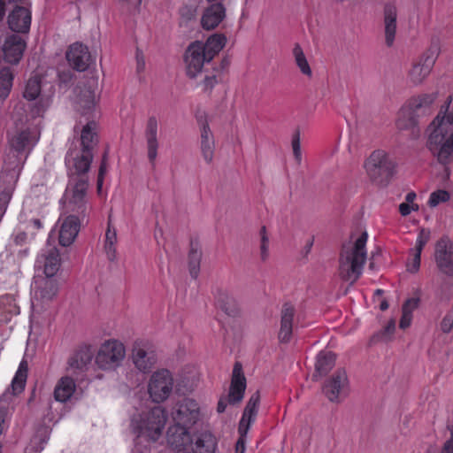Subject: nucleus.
<instances>
[{
	"label": "nucleus",
	"mask_w": 453,
	"mask_h": 453,
	"mask_svg": "<svg viewBox=\"0 0 453 453\" xmlns=\"http://www.w3.org/2000/svg\"><path fill=\"white\" fill-rule=\"evenodd\" d=\"M366 232L361 234L355 242L342 247L339 257V275L344 281L354 284L362 275L367 259Z\"/></svg>",
	"instance_id": "1"
},
{
	"label": "nucleus",
	"mask_w": 453,
	"mask_h": 453,
	"mask_svg": "<svg viewBox=\"0 0 453 453\" xmlns=\"http://www.w3.org/2000/svg\"><path fill=\"white\" fill-rule=\"evenodd\" d=\"M364 167L370 180L386 187L395 173L396 163L383 150H376L365 161Z\"/></svg>",
	"instance_id": "2"
},
{
	"label": "nucleus",
	"mask_w": 453,
	"mask_h": 453,
	"mask_svg": "<svg viewBox=\"0 0 453 453\" xmlns=\"http://www.w3.org/2000/svg\"><path fill=\"white\" fill-rule=\"evenodd\" d=\"M166 417L163 408L154 407L150 411L132 418V431L138 437H145L149 441H156L162 434Z\"/></svg>",
	"instance_id": "3"
},
{
	"label": "nucleus",
	"mask_w": 453,
	"mask_h": 453,
	"mask_svg": "<svg viewBox=\"0 0 453 453\" xmlns=\"http://www.w3.org/2000/svg\"><path fill=\"white\" fill-rule=\"evenodd\" d=\"M27 362L23 359L19 363L18 371L12 379L11 384L12 392H10L8 389L0 396V435L3 434L5 428V423L12 414V402L14 395L21 393L25 388L27 378Z\"/></svg>",
	"instance_id": "4"
},
{
	"label": "nucleus",
	"mask_w": 453,
	"mask_h": 453,
	"mask_svg": "<svg viewBox=\"0 0 453 453\" xmlns=\"http://www.w3.org/2000/svg\"><path fill=\"white\" fill-rule=\"evenodd\" d=\"M88 185L84 180H68L65 192V208L67 212L87 219L90 209L87 198Z\"/></svg>",
	"instance_id": "5"
},
{
	"label": "nucleus",
	"mask_w": 453,
	"mask_h": 453,
	"mask_svg": "<svg viewBox=\"0 0 453 453\" xmlns=\"http://www.w3.org/2000/svg\"><path fill=\"white\" fill-rule=\"evenodd\" d=\"M93 160V152L88 150L70 148L65 158L69 181L88 182V171Z\"/></svg>",
	"instance_id": "6"
},
{
	"label": "nucleus",
	"mask_w": 453,
	"mask_h": 453,
	"mask_svg": "<svg viewBox=\"0 0 453 453\" xmlns=\"http://www.w3.org/2000/svg\"><path fill=\"white\" fill-rule=\"evenodd\" d=\"M125 357V345L119 340L110 339L100 345L95 361L100 369L112 371L122 365Z\"/></svg>",
	"instance_id": "7"
},
{
	"label": "nucleus",
	"mask_w": 453,
	"mask_h": 453,
	"mask_svg": "<svg viewBox=\"0 0 453 453\" xmlns=\"http://www.w3.org/2000/svg\"><path fill=\"white\" fill-rule=\"evenodd\" d=\"M436 94H425L412 98L409 104V110L402 112L396 125L400 129L415 127L418 124V119L430 113V107L436 98Z\"/></svg>",
	"instance_id": "8"
},
{
	"label": "nucleus",
	"mask_w": 453,
	"mask_h": 453,
	"mask_svg": "<svg viewBox=\"0 0 453 453\" xmlns=\"http://www.w3.org/2000/svg\"><path fill=\"white\" fill-rule=\"evenodd\" d=\"M440 52V42L437 40L433 41L422 56L413 63L408 73V79L411 84L419 85L425 81L431 73Z\"/></svg>",
	"instance_id": "9"
},
{
	"label": "nucleus",
	"mask_w": 453,
	"mask_h": 453,
	"mask_svg": "<svg viewBox=\"0 0 453 453\" xmlns=\"http://www.w3.org/2000/svg\"><path fill=\"white\" fill-rule=\"evenodd\" d=\"M173 379L168 370L154 372L149 383V393L152 400L161 403L167 399L173 390Z\"/></svg>",
	"instance_id": "10"
},
{
	"label": "nucleus",
	"mask_w": 453,
	"mask_h": 453,
	"mask_svg": "<svg viewBox=\"0 0 453 453\" xmlns=\"http://www.w3.org/2000/svg\"><path fill=\"white\" fill-rule=\"evenodd\" d=\"M200 417L198 403L189 398L178 403L172 411V418L175 425L190 428Z\"/></svg>",
	"instance_id": "11"
},
{
	"label": "nucleus",
	"mask_w": 453,
	"mask_h": 453,
	"mask_svg": "<svg viewBox=\"0 0 453 453\" xmlns=\"http://www.w3.org/2000/svg\"><path fill=\"white\" fill-rule=\"evenodd\" d=\"M184 60L187 75L194 79L201 73L204 65L209 64L212 59L207 58V53L204 51V48L202 47V42L196 41L188 47Z\"/></svg>",
	"instance_id": "12"
},
{
	"label": "nucleus",
	"mask_w": 453,
	"mask_h": 453,
	"mask_svg": "<svg viewBox=\"0 0 453 453\" xmlns=\"http://www.w3.org/2000/svg\"><path fill=\"white\" fill-rule=\"evenodd\" d=\"M434 259L441 273L453 276V242L448 236H442L436 242Z\"/></svg>",
	"instance_id": "13"
},
{
	"label": "nucleus",
	"mask_w": 453,
	"mask_h": 453,
	"mask_svg": "<svg viewBox=\"0 0 453 453\" xmlns=\"http://www.w3.org/2000/svg\"><path fill=\"white\" fill-rule=\"evenodd\" d=\"M323 393L330 402L339 403L349 393V380L345 370L338 369L326 381Z\"/></svg>",
	"instance_id": "14"
},
{
	"label": "nucleus",
	"mask_w": 453,
	"mask_h": 453,
	"mask_svg": "<svg viewBox=\"0 0 453 453\" xmlns=\"http://www.w3.org/2000/svg\"><path fill=\"white\" fill-rule=\"evenodd\" d=\"M296 307L290 303H285L280 312V329L278 338L280 342L288 343L292 338L296 324Z\"/></svg>",
	"instance_id": "15"
},
{
	"label": "nucleus",
	"mask_w": 453,
	"mask_h": 453,
	"mask_svg": "<svg viewBox=\"0 0 453 453\" xmlns=\"http://www.w3.org/2000/svg\"><path fill=\"white\" fill-rule=\"evenodd\" d=\"M148 344L136 341L132 349V360L134 366L142 372H149L156 364V357L152 351H148Z\"/></svg>",
	"instance_id": "16"
},
{
	"label": "nucleus",
	"mask_w": 453,
	"mask_h": 453,
	"mask_svg": "<svg viewBox=\"0 0 453 453\" xmlns=\"http://www.w3.org/2000/svg\"><path fill=\"white\" fill-rule=\"evenodd\" d=\"M39 140V133L36 130L27 128L14 134L9 140L12 149L18 153H26L31 151Z\"/></svg>",
	"instance_id": "17"
},
{
	"label": "nucleus",
	"mask_w": 453,
	"mask_h": 453,
	"mask_svg": "<svg viewBox=\"0 0 453 453\" xmlns=\"http://www.w3.org/2000/svg\"><path fill=\"white\" fill-rule=\"evenodd\" d=\"M31 11L27 6L17 5L8 15V25L16 33L27 34L31 26Z\"/></svg>",
	"instance_id": "18"
},
{
	"label": "nucleus",
	"mask_w": 453,
	"mask_h": 453,
	"mask_svg": "<svg viewBox=\"0 0 453 453\" xmlns=\"http://www.w3.org/2000/svg\"><path fill=\"white\" fill-rule=\"evenodd\" d=\"M85 219L75 214H70L64 219L59 231V243L62 246L67 247L74 242Z\"/></svg>",
	"instance_id": "19"
},
{
	"label": "nucleus",
	"mask_w": 453,
	"mask_h": 453,
	"mask_svg": "<svg viewBox=\"0 0 453 453\" xmlns=\"http://www.w3.org/2000/svg\"><path fill=\"white\" fill-rule=\"evenodd\" d=\"M66 59L73 69L82 72L89 65L90 53L85 45L75 42L66 51Z\"/></svg>",
	"instance_id": "20"
},
{
	"label": "nucleus",
	"mask_w": 453,
	"mask_h": 453,
	"mask_svg": "<svg viewBox=\"0 0 453 453\" xmlns=\"http://www.w3.org/2000/svg\"><path fill=\"white\" fill-rule=\"evenodd\" d=\"M246 389V378L242 372L241 363L236 362L234 365L231 385L228 394V402L232 404L240 403Z\"/></svg>",
	"instance_id": "21"
},
{
	"label": "nucleus",
	"mask_w": 453,
	"mask_h": 453,
	"mask_svg": "<svg viewBox=\"0 0 453 453\" xmlns=\"http://www.w3.org/2000/svg\"><path fill=\"white\" fill-rule=\"evenodd\" d=\"M36 265L42 269L44 276L54 278L60 267L58 250L52 247L42 251L36 259Z\"/></svg>",
	"instance_id": "22"
},
{
	"label": "nucleus",
	"mask_w": 453,
	"mask_h": 453,
	"mask_svg": "<svg viewBox=\"0 0 453 453\" xmlns=\"http://www.w3.org/2000/svg\"><path fill=\"white\" fill-rule=\"evenodd\" d=\"M26 49L25 41L17 35L8 36L4 43L3 51L6 62L18 64Z\"/></svg>",
	"instance_id": "23"
},
{
	"label": "nucleus",
	"mask_w": 453,
	"mask_h": 453,
	"mask_svg": "<svg viewBox=\"0 0 453 453\" xmlns=\"http://www.w3.org/2000/svg\"><path fill=\"white\" fill-rule=\"evenodd\" d=\"M35 296L42 302L51 301L58 294V284L53 277H37L35 280Z\"/></svg>",
	"instance_id": "24"
},
{
	"label": "nucleus",
	"mask_w": 453,
	"mask_h": 453,
	"mask_svg": "<svg viewBox=\"0 0 453 453\" xmlns=\"http://www.w3.org/2000/svg\"><path fill=\"white\" fill-rule=\"evenodd\" d=\"M259 403L260 392L257 390L251 395L244 408L242 418L239 422L238 433L248 434L251 424L255 421L257 415Z\"/></svg>",
	"instance_id": "25"
},
{
	"label": "nucleus",
	"mask_w": 453,
	"mask_h": 453,
	"mask_svg": "<svg viewBox=\"0 0 453 453\" xmlns=\"http://www.w3.org/2000/svg\"><path fill=\"white\" fill-rule=\"evenodd\" d=\"M226 17V9L221 3L212 4L207 7L201 19V25L206 30L217 27Z\"/></svg>",
	"instance_id": "26"
},
{
	"label": "nucleus",
	"mask_w": 453,
	"mask_h": 453,
	"mask_svg": "<svg viewBox=\"0 0 453 453\" xmlns=\"http://www.w3.org/2000/svg\"><path fill=\"white\" fill-rule=\"evenodd\" d=\"M188 429L175 424L171 426L167 430L166 435L168 444L177 450L185 449L186 446L192 443Z\"/></svg>",
	"instance_id": "27"
},
{
	"label": "nucleus",
	"mask_w": 453,
	"mask_h": 453,
	"mask_svg": "<svg viewBox=\"0 0 453 453\" xmlns=\"http://www.w3.org/2000/svg\"><path fill=\"white\" fill-rule=\"evenodd\" d=\"M157 119L156 117L151 116L148 119L145 128V138L147 142L148 158L154 165L155 160L157 156Z\"/></svg>",
	"instance_id": "28"
},
{
	"label": "nucleus",
	"mask_w": 453,
	"mask_h": 453,
	"mask_svg": "<svg viewBox=\"0 0 453 453\" xmlns=\"http://www.w3.org/2000/svg\"><path fill=\"white\" fill-rule=\"evenodd\" d=\"M93 358V353L89 347L84 346L74 352L68 360L69 368L74 372H85Z\"/></svg>",
	"instance_id": "29"
},
{
	"label": "nucleus",
	"mask_w": 453,
	"mask_h": 453,
	"mask_svg": "<svg viewBox=\"0 0 453 453\" xmlns=\"http://www.w3.org/2000/svg\"><path fill=\"white\" fill-rule=\"evenodd\" d=\"M191 444L194 453H215L218 441L211 432L204 431L198 434Z\"/></svg>",
	"instance_id": "30"
},
{
	"label": "nucleus",
	"mask_w": 453,
	"mask_h": 453,
	"mask_svg": "<svg viewBox=\"0 0 453 453\" xmlns=\"http://www.w3.org/2000/svg\"><path fill=\"white\" fill-rule=\"evenodd\" d=\"M215 304L229 317H236L240 312L237 301L229 293L218 290L215 294Z\"/></svg>",
	"instance_id": "31"
},
{
	"label": "nucleus",
	"mask_w": 453,
	"mask_h": 453,
	"mask_svg": "<svg viewBox=\"0 0 453 453\" xmlns=\"http://www.w3.org/2000/svg\"><path fill=\"white\" fill-rule=\"evenodd\" d=\"M200 148L204 161L207 164H211L214 157L215 142L213 134L206 121L202 123Z\"/></svg>",
	"instance_id": "32"
},
{
	"label": "nucleus",
	"mask_w": 453,
	"mask_h": 453,
	"mask_svg": "<svg viewBox=\"0 0 453 453\" xmlns=\"http://www.w3.org/2000/svg\"><path fill=\"white\" fill-rule=\"evenodd\" d=\"M396 7L392 4H386L384 7V26L386 44L393 45L396 33Z\"/></svg>",
	"instance_id": "33"
},
{
	"label": "nucleus",
	"mask_w": 453,
	"mask_h": 453,
	"mask_svg": "<svg viewBox=\"0 0 453 453\" xmlns=\"http://www.w3.org/2000/svg\"><path fill=\"white\" fill-rule=\"evenodd\" d=\"M335 365V355L331 351H320L317 356L313 380L327 374Z\"/></svg>",
	"instance_id": "34"
},
{
	"label": "nucleus",
	"mask_w": 453,
	"mask_h": 453,
	"mask_svg": "<svg viewBox=\"0 0 453 453\" xmlns=\"http://www.w3.org/2000/svg\"><path fill=\"white\" fill-rule=\"evenodd\" d=\"M76 389V384L73 378L65 376L59 380L54 390L55 399L65 403L71 398Z\"/></svg>",
	"instance_id": "35"
},
{
	"label": "nucleus",
	"mask_w": 453,
	"mask_h": 453,
	"mask_svg": "<svg viewBox=\"0 0 453 453\" xmlns=\"http://www.w3.org/2000/svg\"><path fill=\"white\" fill-rule=\"evenodd\" d=\"M96 105V96L94 91L88 88L81 90L77 100L76 108L82 114H88Z\"/></svg>",
	"instance_id": "36"
},
{
	"label": "nucleus",
	"mask_w": 453,
	"mask_h": 453,
	"mask_svg": "<svg viewBox=\"0 0 453 453\" xmlns=\"http://www.w3.org/2000/svg\"><path fill=\"white\" fill-rule=\"evenodd\" d=\"M96 123L95 121L88 122L81 130V143L82 150H88L92 152L94 146L97 142Z\"/></svg>",
	"instance_id": "37"
},
{
	"label": "nucleus",
	"mask_w": 453,
	"mask_h": 453,
	"mask_svg": "<svg viewBox=\"0 0 453 453\" xmlns=\"http://www.w3.org/2000/svg\"><path fill=\"white\" fill-rule=\"evenodd\" d=\"M226 42V38L223 35L215 34L211 35L205 43L202 42V47L207 53L209 59H213L214 57L224 48Z\"/></svg>",
	"instance_id": "38"
},
{
	"label": "nucleus",
	"mask_w": 453,
	"mask_h": 453,
	"mask_svg": "<svg viewBox=\"0 0 453 453\" xmlns=\"http://www.w3.org/2000/svg\"><path fill=\"white\" fill-rule=\"evenodd\" d=\"M420 299L418 297H411L407 299L402 307V317L399 326L402 329L409 327L412 320V312L418 307Z\"/></svg>",
	"instance_id": "39"
},
{
	"label": "nucleus",
	"mask_w": 453,
	"mask_h": 453,
	"mask_svg": "<svg viewBox=\"0 0 453 453\" xmlns=\"http://www.w3.org/2000/svg\"><path fill=\"white\" fill-rule=\"evenodd\" d=\"M13 73L9 67L0 70V99L4 100L12 88Z\"/></svg>",
	"instance_id": "40"
},
{
	"label": "nucleus",
	"mask_w": 453,
	"mask_h": 453,
	"mask_svg": "<svg viewBox=\"0 0 453 453\" xmlns=\"http://www.w3.org/2000/svg\"><path fill=\"white\" fill-rule=\"evenodd\" d=\"M116 243H117V233L116 230L111 228V225L108 224V228L105 233V242H104V250L107 256V258L110 261H115L117 257V250H116Z\"/></svg>",
	"instance_id": "41"
},
{
	"label": "nucleus",
	"mask_w": 453,
	"mask_h": 453,
	"mask_svg": "<svg viewBox=\"0 0 453 453\" xmlns=\"http://www.w3.org/2000/svg\"><path fill=\"white\" fill-rule=\"evenodd\" d=\"M202 257L201 250L191 243L188 253V268L192 278L196 279L200 271V262Z\"/></svg>",
	"instance_id": "42"
},
{
	"label": "nucleus",
	"mask_w": 453,
	"mask_h": 453,
	"mask_svg": "<svg viewBox=\"0 0 453 453\" xmlns=\"http://www.w3.org/2000/svg\"><path fill=\"white\" fill-rule=\"evenodd\" d=\"M293 55L296 64L300 69L301 73L308 77H311L312 75V71L303 53V50L299 44L295 45L293 49Z\"/></svg>",
	"instance_id": "43"
},
{
	"label": "nucleus",
	"mask_w": 453,
	"mask_h": 453,
	"mask_svg": "<svg viewBox=\"0 0 453 453\" xmlns=\"http://www.w3.org/2000/svg\"><path fill=\"white\" fill-rule=\"evenodd\" d=\"M41 92V79L35 75L31 77L25 87L24 97L27 100H35Z\"/></svg>",
	"instance_id": "44"
},
{
	"label": "nucleus",
	"mask_w": 453,
	"mask_h": 453,
	"mask_svg": "<svg viewBox=\"0 0 453 453\" xmlns=\"http://www.w3.org/2000/svg\"><path fill=\"white\" fill-rule=\"evenodd\" d=\"M260 236V258L262 261H266L269 257V237L267 234L266 227L263 226L259 231Z\"/></svg>",
	"instance_id": "45"
},
{
	"label": "nucleus",
	"mask_w": 453,
	"mask_h": 453,
	"mask_svg": "<svg viewBox=\"0 0 453 453\" xmlns=\"http://www.w3.org/2000/svg\"><path fill=\"white\" fill-rule=\"evenodd\" d=\"M450 198V195L448 191L444 189H438L430 194L428 199V205L432 208L436 207L441 203H445L449 201Z\"/></svg>",
	"instance_id": "46"
},
{
	"label": "nucleus",
	"mask_w": 453,
	"mask_h": 453,
	"mask_svg": "<svg viewBox=\"0 0 453 453\" xmlns=\"http://www.w3.org/2000/svg\"><path fill=\"white\" fill-rule=\"evenodd\" d=\"M430 236H431V232L429 229L421 228L418 232L415 247L413 249H411V251H417V252L421 253L424 247L429 242Z\"/></svg>",
	"instance_id": "47"
},
{
	"label": "nucleus",
	"mask_w": 453,
	"mask_h": 453,
	"mask_svg": "<svg viewBox=\"0 0 453 453\" xmlns=\"http://www.w3.org/2000/svg\"><path fill=\"white\" fill-rule=\"evenodd\" d=\"M395 329V322L394 319L388 321L387 326L379 333L373 335V340L388 342L391 339Z\"/></svg>",
	"instance_id": "48"
},
{
	"label": "nucleus",
	"mask_w": 453,
	"mask_h": 453,
	"mask_svg": "<svg viewBox=\"0 0 453 453\" xmlns=\"http://www.w3.org/2000/svg\"><path fill=\"white\" fill-rule=\"evenodd\" d=\"M291 146L293 150L294 157L298 165L302 162V151L300 142V132L296 130L292 135Z\"/></svg>",
	"instance_id": "49"
},
{
	"label": "nucleus",
	"mask_w": 453,
	"mask_h": 453,
	"mask_svg": "<svg viewBox=\"0 0 453 453\" xmlns=\"http://www.w3.org/2000/svg\"><path fill=\"white\" fill-rule=\"evenodd\" d=\"M410 255L411 258L406 263L407 271L415 273L420 268L421 253L410 250Z\"/></svg>",
	"instance_id": "50"
},
{
	"label": "nucleus",
	"mask_w": 453,
	"mask_h": 453,
	"mask_svg": "<svg viewBox=\"0 0 453 453\" xmlns=\"http://www.w3.org/2000/svg\"><path fill=\"white\" fill-rule=\"evenodd\" d=\"M179 13L185 21H188L195 18L196 8L191 5H183L180 8Z\"/></svg>",
	"instance_id": "51"
},
{
	"label": "nucleus",
	"mask_w": 453,
	"mask_h": 453,
	"mask_svg": "<svg viewBox=\"0 0 453 453\" xmlns=\"http://www.w3.org/2000/svg\"><path fill=\"white\" fill-rule=\"evenodd\" d=\"M106 161H107V152H104V154L103 156V159H102L101 165H100V167H99L98 177H97V188H98V190L101 189L102 185H103L104 175V173L106 172V168H107Z\"/></svg>",
	"instance_id": "52"
},
{
	"label": "nucleus",
	"mask_w": 453,
	"mask_h": 453,
	"mask_svg": "<svg viewBox=\"0 0 453 453\" xmlns=\"http://www.w3.org/2000/svg\"><path fill=\"white\" fill-rule=\"evenodd\" d=\"M239 439L235 443V453H244L245 452V444H246V436L247 434L239 433Z\"/></svg>",
	"instance_id": "53"
},
{
	"label": "nucleus",
	"mask_w": 453,
	"mask_h": 453,
	"mask_svg": "<svg viewBox=\"0 0 453 453\" xmlns=\"http://www.w3.org/2000/svg\"><path fill=\"white\" fill-rule=\"evenodd\" d=\"M441 453H453V427L450 429V437L444 442Z\"/></svg>",
	"instance_id": "54"
},
{
	"label": "nucleus",
	"mask_w": 453,
	"mask_h": 453,
	"mask_svg": "<svg viewBox=\"0 0 453 453\" xmlns=\"http://www.w3.org/2000/svg\"><path fill=\"white\" fill-rule=\"evenodd\" d=\"M217 83V79L215 75L206 76L203 80L204 89H211Z\"/></svg>",
	"instance_id": "55"
},
{
	"label": "nucleus",
	"mask_w": 453,
	"mask_h": 453,
	"mask_svg": "<svg viewBox=\"0 0 453 453\" xmlns=\"http://www.w3.org/2000/svg\"><path fill=\"white\" fill-rule=\"evenodd\" d=\"M399 212L402 216L406 217L411 214V204L408 203H402L399 204Z\"/></svg>",
	"instance_id": "56"
},
{
	"label": "nucleus",
	"mask_w": 453,
	"mask_h": 453,
	"mask_svg": "<svg viewBox=\"0 0 453 453\" xmlns=\"http://www.w3.org/2000/svg\"><path fill=\"white\" fill-rule=\"evenodd\" d=\"M416 193L415 192H409L406 196H405V203H412L416 198Z\"/></svg>",
	"instance_id": "57"
},
{
	"label": "nucleus",
	"mask_w": 453,
	"mask_h": 453,
	"mask_svg": "<svg viewBox=\"0 0 453 453\" xmlns=\"http://www.w3.org/2000/svg\"><path fill=\"white\" fill-rule=\"evenodd\" d=\"M5 15V3L4 0H0V22L4 19Z\"/></svg>",
	"instance_id": "58"
},
{
	"label": "nucleus",
	"mask_w": 453,
	"mask_h": 453,
	"mask_svg": "<svg viewBox=\"0 0 453 453\" xmlns=\"http://www.w3.org/2000/svg\"><path fill=\"white\" fill-rule=\"evenodd\" d=\"M30 223L35 229H41L42 227V224L39 219H34Z\"/></svg>",
	"instance_id": "59"
},
{
	"label": "nucleus",
	"mask_w": 453,
	"mask_h": 453,
	"mask_svg": "<svg viewBox=\"0 0 453 453\" xmlns=\"http://www.w3.org/2000/svg\"><path fill=\"white\" fill-rule=\"evenodd\" d=\"M226 407V403L225 401L220 400L218 403L217 410L219 413L224 412Z\"/></svg>",
	"instance_id": "60"
},
{
	"label": "nucleus",
	"mask_w": 453,
	"mask_h": 453,
	"mask_svg": "<svg viewBox=\"0 0 453 453\" xmlns=\"http://www.w3.org/2000/svg\"><path fill=\"white\" fill-rule=\"evenodd\" d=\"M2 196H3V200L4 203H8L9 200L11 199V193L9 191H4L3 192L2 194Z\"/></svg>",
	"instance_id": "61"
},
{
	"label": "nucleus",
	"mask_w": 453,
	"mask_h": 453,
	"mask_svg": "<svg viewBox=\"0 0 453 453\" xmlns=\"http://www.w3.org/2000/svg\"><path fill=\"white\" fill-rule=\"evenodd\" d=\"M380 308L381 311H386L388 308V302L386 300H383L380 304Z\"/></svg>",
	"instance_id": "62"
},
{
	"label": "nucleus",
	"mask_w": 453,
	"mask_h": 453,
	"mask_svg": "<svg viewBox=\"0 0 453 453\" xmlns=\"http://www.w3.org/2000/svg\"><path fill=\"white\" fill-rule=\"evenodd\" d=\"M9 3L27 4V0H8Z\"/></svg>",
	"instance_id": "63"
},
{
	"label": "nucleus",
	"mask_w": 453,
	"mask_h": 453,
	"mask_svg": "<svg viewBox=\"0 0 453 453\" xmlns=\"http://www.w3.org/2000/svg\"><path fill=\"white\" fill-rule=\"evenodd\" d=\"M410 204H411V211L418 210V205L417 203H410Z\"/></svg>",
	"instance_id": "64"
}]
</instances>
